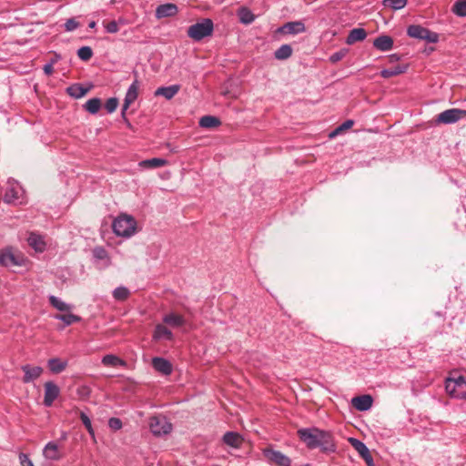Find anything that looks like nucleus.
<instances>
[{"label":"nucleus","mask_w":466,"mask_h":466,"mask_svg":"<svg viewBox=\"0 0 466 466\" xmlns=\"http://www.w3.org/2000/svg\"><path fill=\"white\" fill-rule=\"evenodd\" d=\"M349 442L352 445V447L359 452L360 457L364 456L365 454L369 453L370 451L366 444L362 442L361 441L355 439V438H350Z\"/></svg>","instance_id":"obj_37"},{"label":"nucleus","mask_w":466,"mask_h":466,"mask_svg":"<svg viewBox=\"0 0 466 466\" xmlns=\"http://www.w3.org/2000/svg\"><path fill=\"white\" fill-rule=\"evenodd\" d=\"M11 265H19L14 254L11 252L0 253V266L8 267Z\"/></svg>","instance_id":"obj_36"},{"label":"nucleus","mask_w":466,"mask_h":466,"mask_svg":"<svg viewBox=\"0 0 466 466\" xmlns=\"http://www.w3.org/2000/svg\"><path fill=\"white\" fill-rule=\"evenodd\" d=\"M68 365V361L60 358H52L47 360V367L53 374L63 372Z\"/></svg>","instance_id":"obj_18"},{"label":"nucleus","mask_w":466,"mask_h":466,"mask_svg":"<svg viewBox=\"0 0 466 466\" xmlns=\"http://www.w3.org/2000/svg\"><path fill=\"white\" fill-rule=\"evenodd\" d=\"M49 303L57 310L59 311H70L72 309V306L64 302L59 298L51 295L48 298Z\"/></svg>","instance_id":"obj_31"},{"label":"nucleus","mask_w":466,"mask_h":466,"mask_svg":"<svg viewBox=\"0 0 466 466\" xmlns=\"http://www.w3.org/2000/svg\"><path fill=\"white\" fill-rule=\"evenodd\" d=\"M223 441L233 448H239L242 445L243 438L238 432L228 431L223 436Z\"/></svg>","instance_id":"obj_20"},{"label":"nucleus","mask_w":466,"mask_h":466,"mask_svg":"<svg viewBox=\"0 0 466 466\" xmlns=\"http://www.w3.org/2000/svg\"><path fill=\"white\" fill-rule=\"evenodd\" d=\"M105 28L107 33H116L118 31V25L116 21H110L109 23L105 25Z\"/></svg>","instance_id":"obj_48"},{"label":"nucleus","mask_w":466,"mask_h":466,"mask_svg":"<svg viewBox=\"0 0 466 466\" xmlns=\"http://www.w3.org/2000/svg\"><path fill=\"white\" fill-rule=\"evenodd\" d=\"M55 319L63 321L66 326L81 321V318L73 313L57 314L55 316Z\"/></svg>","instance_id":"obj_34"},{"label":"nucleus","mask_w":466,"mask_h":466,"mask_svg":"<svg viewBox=\"0 0 466 466\" xmlns=\"http://www.w3.org/2000/svg\"><path fill=\"white\" fill-rule=\"evenodd\" d=\"M149 428L156 436L167 434L172 430V424L164 416H154L150 418Z\"/></svg>","instance_id":"obj_6"},{"label":"nucleus","mask_w":466,"mask_h":466,"mask_svg":"<svg viewBox=\"0 0 466 466\" xmlns=\"http://www.w3.org/2000/svg\"><path fill=\"white\" fill-rule=\"evenodd\" d=\"M152 367L163 375H169L173 370L171 362L161 357L152 359Z\"/></svg>","instance_id":"obj_13"},{"label":"nucleus","mask_w":466,"mask_h":466,"mask_svg":"<svg viewBox=\"0 0 466 466\" xmlns=\"http://www.w3.org/2000/svg\"><path fill=\"white\" fill-rule=\"evenodd\" d=\"M292 55V48L289 45H282L280 47H279L275 53V58L278 60H286L289 58Z\"/></svg>","instance_id":"obj_32"},{"label":"nucleus","mask_w":466,"mask_h":466,"mask_svg":"<svg viewBox=\"0 0 466 466\" xmlns=\"http://www.w3.org/2000/svg\"><path fill=\"white\" fill-rule=\"evenodd\" d=\"M138 88H139V82L136 79L128 87L125 99L124 104L121 110V116L123 119L127 122V118L126 117V111L128 109L130 105L134 103L138 96Z\"/></svg>","instance_id":"obj_9"},{"label":"nucleus","mask_w":466,"mask_h":466,"mask_svg":"<svg viewBox=\"0 0 466 466\" xmlns=\"http://www.w3.org/2000/svg\"><path fill=\"white\" fill-rule=\"evenodd\" d=\"M178 8L175 4L167 3L160 5L156 9V17L157 19L171 17L177 14Z\"/></svg>","instance_id":"obj_14"},{"label":"nucleus","mask_w":466,"mask_h":466,"mask_svg":"<svg viewBox=\"0 0 466 466\" xmlns=\"http://www.w3.org/2000/svg\"><path fill=\"white\" fill-rule=\"evenodd\" d=\"M180 86L178 85H172L169 86H161L155 91V96H162L167 99L173 98L179 91Z\"/></svg>","instance_id":"obj_22"},{"label":"nucleus","mask_w":466,"mask_h":466,"mask_svg":"<svg viewBox=\"0 0 466 466\" xmlns=\"http://www.w3.org/2000/svg\"><path fill=\"white\" fill-rule=\"evenodd\" d=\"M353 407L360 411H366L370 410L373 403V399L370 395H360L354 397L351 400Z\"/></svg>","instance_id":"obj_15"},{"label":"nucleus","mask_w":466,"mask_h":466,"mask_svg":"<svg viewBox=\"0 0 466 466\" xmlns=\"http://www.w3.org/2000/svg\"><path fill=\"white\" fill-rule=\"evenodd\" d=\"M354 124V121L351 120V119H349V120H346L344 123H342L339 127V130H346V129H349Z\"/></svg>","instance_id":"obj_50"},{"label":"nucleus","mask_w":466,"mask_h":466,"mask_svg":"<svg viewBox=\"0 0 466 466\" xmlns=\"http://www.w3.org/2000/svg\"><path fill=\"white\" fill-rule=\"evenodd\" d=\"M112 229L116 236L129 238L137 233V223L133 216L122 213L113 220Z\"/></svg>","instance_id":"obj_2"},{"label":"nucleus","mask_w":466,"mask_h":466,"mask_svg":"<svg viewBox=\"0 0 466 466\" xmlns=\"http://www.w3.org/2000/svg\"><path fill=\"white\" fill-rule=\"evenodd\" d=\"M299 438L309 449L320 448L325 452L335 451L332 435L316 427L302 428L297 431Z\"/></svg>","instance_id":"obj_1"},{"label":"nucleus","mask_w":466,"mask_h":466,"mask_svg":"<svg viewBox=\"0 0 466 466\" xmlns=\"http://www.w3.org/2000/svg\"><path fill=\"white\" fill-rule=\"evenodd\" d=\"M408 66L404 65H398L391 68H386L380 71V76L383 78H390L395 76H399L406 72Z\"/></svg>","instance_id":"obj_27"},{"label":"nucleus","mask_w":466,"mask_h":466,"mask_svg":"<svg viewBox=\"0 0 466 466\" xmlns=\"http://www.w3.org/2000/svg\"><path fill=\"white\" fill-rule=\"evenodd\" d=\"M341 130H339V127L334 130L332 131L330 134H329V137H334L335 136H337L339 133H340Z\"/></svg>","instance_id":"obj_55"},{"label":"nucleus","mask_w":466,"mask_h":466,"mask_svg":"<svg viewBox=\"0 0 466 466\" xmlns=\"http://www.w3.org/2000/svg\"><path fill=\"white\" fill-rule=\"evenodd\" d=\"M452 12L460 17L466 16V0H457L452 6Z\"/></svg>","instance_id":"obj_39"},{"label":"nucleus","mask_w":466,"mask_h":466,"mask_svg":"<svg viewBox=\"0 0 466 466\" xmlns=\"http://www.w3.org/2000/svg\"><path fill=\"white\" fill-rule=\"evenodd\" d=\"M89 91L88 87H84L81 84H73L66 88V93L74 98H81Z\"/></svg>","instance_id":"obj_25"},{"label":"nucleus","mask_w":466,"mask_h":466,"mask_svg":"<svg viewBox=\"0 0 466 466\" xmlns=\"http://www.w3.org/2000/svg\"><path fill=\"white\" fill-rule=\"evenodd\" d=\"M394 45L392 37L382 35L376 37L373 41V46L381 52H387L392 49Z\"/></svg>","instance_id":"obj_16"},{"label":"nucleus","mask_w":466,"mask_h":466,"mask_svg":"<svg viewBox=\"0 0 466 466\" xmlns=\"http://www.w3.org/2000/svg\"><path fill=\"white\" fill-rule=\"evenodd\" d=\"M238 15L240 23L244 25H250L255 20V15L247 7L239 8L238 12Z\"/></svg>","instance_id":"obj_30"},{"label":"nucleus","mask_w":466,"mask_h":466,"mask_svg":"<svg viewBox=\"0 0 466 466\" xmlns=\"http://www.w3.org/2000/svg\"><path fill=\"white\" fill-rule=\"evenodd\" d=\"M19 461H20L21 466H34L32 461L25 453H20Z\"/></svg>","instance_id":"obj_49"},{"label":"nucleus","mask_w":466,"mask_h":466,"mask_svg":"<svg viewBox=\"0 0 466 466\" xmlns=\"http://www.w3.org/2000/svg\"><path fill=\"white\" fill-rule=\"evenodd\" d=\"M263 455L270 464L275 466H290L291 460L279 451L271 448L263 450Z\"/></svg>","instance_id":"obj_8"},{"label":"nucleus","mask_w":466,"mask_h":466,"mask_svg":"<svg viewBox=\"0 0 466 466\" xmlns=\"http://www.w3.org/2000/svg\"><path fill=\"white\" fill-rule=\"evenodd\" d=\"M77 56L83 61H88L93 56V51L89 46H82L77 50Z\"/></svg>","instance_id":"obj_41"},{"label":"nucleus","mask_w":466,"mask_h":466,"mask_svg":"<svg viewBox=\"0 0 466 466\" xmlns=\"http://www.w3.org/2000/svg\"><path fill=\"white\" fill-rule=\"evenodd\" d=\"M214 30L213 21L209 18H205L190 25L187 29V35L194 41H201L203 38L212 35Z\"/></svg>","instance_id":"obj_3"},{"label":"nucleus","mask_w":466,"mask_h":466,"mask_svg":"<svg viewBox=\"0 0 466 466\" xmlns=\"http://www.w3.org/2000/svg\"><path fill=\"white\" fill-rule=\"evenodd\" d=\"M367 32L363 28H354L350 31L346 43L348 45H352L358 41H362L366 38Z\"/></svg>","instance_id":"obj_24"},{"label":"nucleus","mask_w":466,"mask_h":466,"mask_svg":"<svg viewBox=\"0 0 466 466\" xmlns=\"http://www.w3.org/2000/svg\"><path fill=\"white\" fill-rule=\"evenodd\" d=\"M305 31V25L302 22H288L278 29V32L282 34H299Z\"/></svg>","instance_id":"obj_17"},{"label":"nucleus","mask_w":466,"mask_h":466,"mask_svg":"<svg viewBox=\"0 0 466 466\" xmlns=\"http://www.w3.org/2000/svg\"><path fill=\"white\" fill-rule=\"evenodd\" d=\"M92 253L96 259L105 260L106 266H108L110 264V258H109L108 253L103 247H96L92 250Z\"/></svg>","instance_id":"obj_38"},{"label":"nucleus","mask_w":466,"mask_h":466,"mask_svg":"<svg viewBox=\"0 0 466 466\" xmlns=\"http://www.w3.org/2000/svg\"><path fill=\"white\" fill-rule=\"evenodd\" d=\"M101 107V100L100 98L94 97L86 102L84 105V108L88 113L95 115L96 114Z\"/></svg>","instance_id":"obj_33"},{"label":"nucleus","mask_w":466,"mask_h":466,"mask_svg":"<svg viewBox=\"0 0 466 466\" xmlns=\"http://www.w3.org/2000/svg\"><path fill=\"white\" fill-rule=\"evenodd\" d=\"M153 339H155V340H160V339L172 340L173 333L165 325L157 324L155 327L154 332H153Z\"/></svg>","instance_id":"obj_19"},{"label":"nucleus","mask_w":466,"mask_h":466,"mask_svg":"<svg viewBox=\"0 0 466 466\" xmlns=\"http://www.w3.org/2000/svg\"><path fill=\"white\" fill-rule=\"evenodd\" d=\"M446 392L455 399H466V380L462 376L448 378L445 381Z\"/></svg>","instance_id":"obj_4"},{"label":"nucleus","mask_w":466,"mask_h":466,"mask_svg":"<svg viewBox=\"0 0 466 466\" xmlns=\"http://www.w3.org/2000/svg\"><path fill=\"white\" fill-rule=\"evenodd\" d=\"M44 400L43 404L46 407H51L54 403V401L58 398L60 395V389L59 387L54 382V381H46L44 384Z\"/></svg>","instance_id":"obj_10"},{"label":"nucleus","mask_w":466,"mask_h":466,"mask_svg":"<svg viewBox=\"0 0 466 466\" xmlns=\"http://www.w3.org/2000/svg\"><path fill=\"white\" fill-rule=\"evenodd\" d=\"M407 35L410 37L425 40L428 43H437L439 41V35L435 32H432L421 25H411L407 29Z\"/></svg>","instance_id":"obj_5"},{"label":"nucleus","mask_w":466,"mask_h":466,"mask_svg":"<svg viewBox=\"0 0 466 466\" xmlns=\"http://www.w3.org/2000/svg\"><path fill=\"white\" fill-rule=\"evenodd\" d=\"M79 26V23L75 18H69L65 23V29L67 32L76 30Z\"/></svg>","instance_id":"obj_46"},{"label":"nucleus","mask_w":466,"mask_h":466,"mask_svg":"<svg viewBox=\"0 0 466 466\" xmlns=\"http://www.w3.org/2000/svg\"><path fill=\"white\" fill-rule=\"evenodd\" d=\"M361 458L365 461V462L367 463L368 466H374L373 458H372L370 452L365 454Z\"/></svg>","instance_id":"obj_52"},{"label":"nucleus","mask_w":466,"mask_h":466,"mask_svg":"<svg viewBox=\"0 0 466 466\" xmlns=\"http://www.w3.org/2000/svg\"><path fill=\"white\" fill-rule=\"evenodd\" d=\"M389 58H390V62H391V63L397 62L400 60V56L397 54L390 55Z\"/></svg>","instance_id":"obj_53"},{"label":"nucleus","mask_w":466,"mask_h":466,"mask_svg":"<svg viewBox=\"0 0 466 466\" xmlns=\"http://www.w3.org/2000/svg\"><path fill=\"white\" fill-rule=\"evenodd\" d=\"M167 164V161L164 158L154 157L150 159H146L139 162V166L144 168H157L164 167Z\"/></svg>","instance_id":"obj_28"},{"label":"nucleus","mask_w":466,"mask_h":466,"mask_svg":"<svg viewBox=\"0 0 466 466\" xmlns=\"http://www.w3.org/2000/svg\"><path fill=\"white\" fill-rule=\"evenodd\" d=\"M162 320L165 324L174 328L182 327L186 323L184 317L176 313H169L165 315Z\"/></svg>","instance_id":"obj_23"},{"label":"nucleus","mask_w":466,"mask_h":466,"mask_svg":"<svg viewBox=\"0 0 466 466\" xmlns=\"http://www.w3.org/2000/svg\"><path fill=\"white\" fill-rule=\"evenodd\" d=\"M221 121L218 117L214 116H204L199 119V126L203 128H215L220 126Z\"/></svg>","instance_id":"obj_26"},{"label":"nucleus","mask_w":466,"mask_h":466,"mask_svg":"<svg viewBox=\"0 0 466 466\" xmlns=\"http://www.w3.org/2000/svg\"><path fill=\"white\" fill-rule=\"evenodd\" d=\"M102 364L107 367L126 366V361L116 355L107 354L103 357Z\"/></svg>","instance_id":"obj_29"},{"label":"nucleus","mask_w":466,"mask_h":466,"mask_svg":"<svg viewBox=\"0 0 466 466\" xmlns=\"http://www.w3.org/2000/svg\"><path fill=\"white\" fill-rule=\"evenodd\" d=\"M466 117V110L451 108L444 110L437 116L436 122L441 124H454Z\"/></svg>","instance_id":"obj_7"},{"label":"nucleus","mask_w":466,"mask_h":466,"mask_svg":"<svg viewBox=\"0 0 466 466\" xmlns=\"http://www.w3.org/2000/svg\"><path fill=\"white\" fill-rule=\"evenodd\" d=\"M118 106V99L116 97H111L106 100L105 104V108L107 113L111 114L116 111Z\"/></svg>","instance_id":"obj_43"},{"label":"nucleus","mask_w":466,"mask_h":466,"mask_svg":"<svg viewBox=\"0 0 466 466\" xmlns=\"http://www.w3.org/2000/svg\"><path fill=\"white\" fill-rule=\"evenodd\" d=\"M61 58L60 55L58 54H55V56L50 60V63H52L53 65H55L56 63L58 62V60Z\"/></svg>","instance_id":"obj_54"},{"label":"nucleus","mask_w":466,"mask_h":466,"mask_svg":"<svg viewBox=\"0 0 466 466\" xmlns=\"http://www.w3.org/2000/svg\"><path fill=\"white\" fill-rule=\"evenodd\" d=\"M80 420H81L82 423L84 424V426L86 427V429L87 430V431L89 432V434L93 435L94 430H93L89 417L85 412L81 411L80 412Z\"/></svg>","instance_id":"obj_44"},{"label":"nucleus","mask_w":466,"mask_h":466,"mask_svg":"<svg viewBox=\"0 0 466 466\" xmlns=\"http://www.w3.org/2000/svg\"><path fill=\"white\" fill-rule=\"evenodd\" d=\"M82 390H85V391H88V389L86 388V387H84Z\"/></svg>","instance_id":"obj_57"},{"label":"nucleus","mask_w":466,"mask_h":466,"mask_svg":"<svg viewBox=\"0 0 466 466\" xmlns=\"http://www.w3.org/2000/svg\"><path fill=\"white\" fill-rule=\"evenodd\" d=\"M113 298L117 301H125L130 296V291L127 288L120 286L113 290Z\"/></svg>","instance_id":"obj_35"},{"label":"nucleus","mask_w":466,"mask_h":466,"mask_svg":"<svg viewBox=\"0 0 466 466\" xmlns=\"http://www.w3.org/2000/svg\"><path fill=\"white\" fill-rule=\"evenodd\" d=\"M348 52H349V50L347 48H342V49L339 50L338 52L333 53L329 56V61L331 63H337V62L342 60L347 56Z\"/></svg>","instance_id":"obj_42"},{"label":"nucleus","mask_w":466,"mask_h":466,"mask_svg":"<svg viewBox=\"0 0 466 466\" xmlns=\"http://www.w3.org/2000/svg\"><path fill=\"white\" fill-rule=\"evenodd\" d=\"M21 369L25 373L23 377L24 383L34 381L35 380L38 379L44 371L43 368L40 366L32 367L28 364L23 365Z\"/></svg>","instance_id":"obj_12"},{"label":"nucleus","mask_w":466,"mask_h":466,"mask_svg":"<svg viewBox=\"0 0 466 466\" xmlns=\"http://www.w3.org/2000/svg\"><path fill=\"white\" fill-rule=\"evenodd\" d=\"M27 241L29 246L36 252H43L46 249V242L41 235L31 233Z\"/></svg>","instance_id":"obj_21"},{"label":"nucleus","mask_w":466,"mask_h":466,"mask_svg":"<svg viewBox=\"0 0 466 466\" xmlns=\"http://www.w3.org/2000/svg\"><path fill=\"white\" fill-rule=\"evenodd\" d=\"M43 455L49 461H59L63 458V452L58 444L55 441H49L43 449Z\"/></svg>","instance_id":"obj_11"},{"label":"nucleus","mask_w":466,"mask_h":466,"mask_svg":"<svg viewBox=\"0 0 466 466\" xmlns=\"http://www.w3.org/2000/svg\"><path fill=\"white\" fill-rule=\"evenodd\" d=\"M108 426L115 431L120 430L122 428V421L118 418H110L108 420Z\"/></svg>","instance_id":"obj_47"},{"label":"nucleus","mask_w":466,"mask_h":466,"mask_svg":"<svg viewBox=\"0 0 466 466\" xmlns=\"http://www.w3.org/2000/svg\"><path fill=\"white\" fill-rule=\"evenodd\" d=\"M96 23L95 21H91L88 25V27L93 29L96 27Z\"/></svg>","instance_id":"obj_56"},{"label":"nucleus","mask_w":466,"mask_h":466,"mask_svg":"<svg viewBox=\"0 0 466 466\" xmlns=\"http://www.w3.org/2000/svg\"><path fill=\"white\" fill-rule=\"evenodd\" d=\"M18 198V191L15 188H10L9 190L6 191L5 195V200L6 202H13Z\"/></svg>","instance_id":"obj_45"},{"label":"nucleus","mask_w":466,"mask_h":466,"mask_svg":"<svg viewBox=\"0 0 466 466\" xmlns=\"http://www.w3.org/2000/svg\"><path fill=\"white\" fill-rule=\"evenodd\" d=\"M53 66H54V65L52 63H50V62L46 64L44 66V67H43V70H44L45 74L47 75V76H51L53 74V72H54V67Z\"/></svg>","instance_id":"obj_51"},{"label":"nucleus","mask_w":466,"mask_h":466,"mask_svg":"<svg viewBox=\"0 0 466 466\" xmlns=\"http://www.w3.org/2000/svg\"><path fill=\"white\" fill-rule=\"evenodd\" d=\"M408 0H383L382 5L393 10L402 9L407 5Z\"/></svg>","instance_id":"obj_40"}]
</instances>
